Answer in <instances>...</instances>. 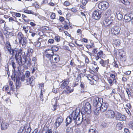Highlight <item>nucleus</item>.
<instances>
[{
  "mask_svg": "<svg viewBox=\"0 0 133 133\" xmlns=\"http://www.w3.org/2000/svg\"><path fill=\"white\" fill-rule=\"evenodd\" d=\"M17 37L19 40H21L25 37L24 36V35L21 32H19L17 35Z\"/></svg>",
  "mask_w": 133,
  "mask_h": 133,
  "instance_id": "28",
  "label": "nucleus"
},
{
  "mask_svg": "<svg viewBox=\"0 0 133 133\" xmlns=\"http://www.w3.org/2000/svg\"><path fill=\"white\" fill-rule=\"evenodd\" d=\"M63 118L61 117H60L57 118L56 120V121H58L59 122H60L62 123L63 121Z\"/></svg>",
  "mask_w": 133,
  "mask_h": 133,
  "instance_id": "34",
  "label": "nucleus"
},
{
  "mask_svg": "<svg viewBox=\"0 0 133 133\" xmlns=\"http://www.w3.org/2000/svg\"><path fill=\"white\" fill-rule=\"evenodd\" d=\"M7 124L4 122H2L1 124V129L5 130L7 129Z\"/></svg>",
  "mask_w": 133,
  "mask_h": 133,
  "instance_id": "24",
  "label": "nucleus"
},
{
  "mask_svg": "<svg viewBox=\"0 0 133 133\" xmlns=\"http://www.w3.org/2000/svg\"><path fill=\"white\" fill-rule=\"evenodd\" d=\"M69 83L68 81L64 80V82L61 84V88L62 89H64L65 87H66Z\"/></svg>",
  "mask_w": 133,
  "mask_h": 133,
  "instance_id": "23",
  "label": "nucleus"
},
{
  "mask_svg": "<svg viewBox=\"0 0 133 133\" xmlns=\"http://www.w3.org/2000/svg\"><path fill=\"white\" fill-rule=\"evenodd\" d=\"M131 71H128L125 72L124 73L125 75H130L131 73Z\"/></svg>",
  "mask_w": 133,
  "mask_h": 133,
  "instance_id": "61",
  "label": "nucleus"
},
{
  "mask_svg": "<svg viewBox=\"0 0 133 133\" xmlns=\"http://www.w3.org/2000/svg\"><path fill=\"white\" fill-rule=\"evenodd\" d=\"M113 65H114V66H115L116 68H117L118 67V65L116 63V62L115 61H114L113 63Z\"/></svg>",
  "mask_w": 133,
  "mask_h": 133,
  "instance_id": "56",
  "label": "nucleus"
},
{
  "mask_svg": "<svg viewBox=\"0 0 133 133\" xmlns=\"http://www.w3.org/2000/svg\"><path fill=\"white\" fill-rule=\"evenodd\" d=\"M24 12L25 13L28 14H34V12L31 10H26L24 11Z\"/></svg>",
  "mask_w": 133,
  "mask_h": 133,
  "instance_id": "37",
  "label": "nucleus"
},
{
  "mask_svg": "<svg viewBox=\"0 0 133 133\" xmlns=\"http://www.w3.org/2000/svg\"><path fill=\"white\" fill-rule=\"evenodd\" d=\"M82 3L84 5H85L87 3V1L86 0H82Z\"/></svg>",
  "mask_w": 133,
  "mask_h": 133,
  "instance_id": "59",
  "label": "nucleus"
},
{
  "mask_svg": "<svg viewBox=\"0 0 133 133\" xmlns=\"http://www.w3.org/2000/svg\"><path fill=\"white\" fill-rule=\"evenodd\" d=\"M41 44V43L40 42L37 41L35 43V45L36 47H39Z\"/></svg>",
  "mask_w": 133,
  "mask_h": 133,
  "instance_id": "36",
  "label": "nucleus"
},
{
  "mask_svg": "<svg viewBox=\"0 0 133 133\" xmlns=\"http://www.w3.org/2000/svg\"><path fill=\"white\" fill-rule=\"evenodd\" d=\"M108 81L110 85H112L113 83L112 80L111 79H109L108 80Z\"/></svg>",
  "mask_w": 133,
  "mask_h": 133,
  "instance_id": "63",
  "label": "nucleus"
},
{
  "mask_svg": "<svg viewBox=\"0 0 133 133\" xmlns=\"http://www.w3.org/2000/svg\"><path fill=\"white\" fill-rule=\"evenodd\" d=\"M81 78V76L79 75H78L77 77L75 79V81L76 82H78L79 81V80Z\"/></svg>",
  "mask_w": 133,
  "mask_h": 133,
  "instance_id": "50",
  "label": "nucleus"
},
{
  "mask_svg": "<svg viewBox=\"0 0 133 133\" xmlns=\"http://www.w3.org/2000/svg\"><path fill=\"white\" fill-rule=\"evenodd\" d=\"M53 59L55 62L57 63L59 61L60 57L58 55H54L50 59L51 60L52 59L53 61Z\"/></svg>",
  "mask_w": 133,
  "mask_h": 133,
  "instance_id": "18",
  "label": "nucleus"
},
{
  "mask_svg": "<svg viewBox=\"0 0 133 133\" xmlns=\"http://www.w3.org/2000/svg\"><path fill=\"white\" fill-rule=\"evenodd\" d=\"M122 3L125 5H128L130 4V3L127 0H123V2Z\"/></svg>",
  "mask_w": 133,
  "mask_h": 133,
  "instance_id": "44",
  "label": "nucleus"
},
{
  "mask_svg": "<svg viewBox=\"0 0 133 133\" xmlns=\"http://www.w3.org/2000/svg\"><path fill=\"white\" fill-rule=\"evenodd\" d=\"M73 132V130L72 128L68 127L66 130V133H72Z\"/></svg>",
  "mask_w": 133,
  "mask_h": 133,
  "instance_id": "30",
  "label": "nucleus"
},
{
  "mask_svg": "<svg viewBox=\"0 0 133 133\" xmlns=\"http://www.w3.org/2000/svg\"><path fill=\"white\" fill-rule=\"evenodd\" d=\"M79 114V112H78L77 111H76L75 112H73V119L75 120V122L78 125H80L82 122H83V123H84L87 122V121L86 119H84V120H83V118H81L80 119V117L78 116Z\"/></svg>",
  "mask_w": 133,
  "mask_h": 133,
  "instance_id": "2",
  "label": "nucleus"
},
{
  "mask_svg": "<svg viewBox=\"0 0 133 133\" xmlns=\"http://www.w3.org/2000/svg\"><path fill=\"white\" fill-rule=\"evenodd\" d=\"M54 42V40L52 39H50L48 41V43L50 44H53Z\"/></svg>",
  "mask_w": 133,
  "mask_h": 133,
  "instance_id": "54",
  "label": "nucleus"
},
{
  "mask_svg": "<svg viewBox=\"0 0 133 133\" xmlns=\"http://www.w3.org/2000/svg\"><path fill=\"white\" fill-rule=\"evenodd\" d=\"M39 87H40L41 89V91H42V88H43L44 87V84L43 83H42L39 84Z\"/></svg>",
  "mask_w": 133,
  "mask_h": 133,
  "instance_id": "55",
  "label": "nucleus"
},
{
  "mask_svg": "<svg viewBox=\"0 0 133 133\" xmlns=\"http://www.w3.org/2000/svg\"><path fill=\"white\" fill-rule=\"evenodd\" d=\"M60 37L59 36H56L55 37V39L57 42H59L60 41Z\"/></svg>",
  "mask_w": 133,
  "mask_h": 133,
  "instance_id": "47",
  "label": "nucleus"
},
{
  "mask_svg": "<svg viewBox=\"0 0 133 133\" xmlns=\"http://www.w3.org/2000/svg\"><path fill=\"white\" fill-rule=\"evenodd\" d=\"M94 46V44L91 43L90 44L87 45V47L88 49L91 48Z\"/></svg>",
  "mask_w": 133,
  "mask_h": 133,
  "instance_id": "42",
  "label": "nucleus"
},
{
  "mask_svg": "<svg viewBox=\"0 0 133 133\" xmlns=\"http://www.w3.org/2000/svg\"><path fill=\"white\" fill-rule=\"evenodd\" d=\"M111 11L110 10L108 9L105 12V14L104 15L107 17H108L110 16L111 15Z\"/></svg>",
  "mask_w": 133,
  "mask_h": 133,
  "instance_id": "26",
  "label": "nucleus"
},
{
  "mask_svg": "<svg viewBox=\"0 0 133 133\" xmlns=\"http://www.w3.org/2000/svg\"><path fill=\"white\" fill-rule=\"evenodd\" d=\"M64 4L66 6H68L70 5V3L68 1H66L64 2Z\"/></svg>",
  "mask_w": 133,
  "mask_h": 133,
  "instance_id": "58",
  "label": "nucleus"
},
{
  "mask_svg": "<svg viewBox=\"0 0 133 133\" xmlns=\"http://www.w3.org/2000/svg\"><path fill=\"white\" fill-rule=\"evenodd\" d=\"M14 78H17V79L20 80L23 82L25 80V75H23V72H21L20 71H18L16 74L14 75Z\"/></svg>",
  "mask_w": 133,
  "mask_h": 133,
  "instance_id": "6",
  "label": "nucleus"
},
{
  "mask_svg": "<svg viewBox=\"0 0 133 133\" xmlns=\"http://www.w3.org/2000/svg\"><path fill=\"white\" fill-rule=\"evenodd\" d=\"M120 59L121 61L123 62H125L126 60V58L125 57V56H123L122 55H120Z\"/></svg>",
  "mask_w": 133,
  "mask_h": 133,
  "instance_id": "35",
  "label": "nucleus"
},
{
  "mask_svg": "<svg viewBox=\"0 0 133 133\" xmlns=\"http://www.w3.org/2000/svg\"><path fill=\"white\" fill-rule=\"evenodd\" d=\"M51 18L52 19H54L55 17V13H52L50 16Z\"/></svg>",
  "mask_w": 133,
  "mask_h": 133,
  "instance_id": "49",
  "label": "nucleus"
},
{
  "mask_svg": "<svg viewBox=\"0 0 133 133\" xmlns=\"http://www.w3.org/2000/svg\"><path fill=\"white\" fill-rule=\"evenodd\" d=\"M61 123L60 122H59L58 121H56V122H55V125L56 126V127L57 128L61 124Z\"/></svg>",
  "mask_w": 133,
  "mask_h": 133,
  "instance_id": "43",
  "label": "nucleus"
},
{
  "mask_svg": "<svg viewBox=\"0 0 133 133\" xmlns=\"http://www.w3.org/2000/svg\"><path fill=\"white\" fill-rule=\"evenodd\" d=\"M9 86L11 90L13 91L14 89V86L13 85V83L12 81H10L9 82Z\"/></svg>",
  "mask_w": 133,
  "mask_h": 133,
  "instance_id": "31",
  "label": "nucleus"
},
{
  "mask_svg": "<svg viewBox=\"0 0 133 133\" xmlns=\"http://www.w3.org/2000/svg\"><path fill=\"white\" fill-rule=\"evenodd\" d=\"M29 32L31 33V35L33 37H34L35 35H36V33L32 32L30 30Z\"/></svg>",
  "mask_w": 133,
  "mask_h": 133,
  "instance_id": "52",
  "label": "nucleus"
},
{
  "mask_svg": "<svg viewBox=\"0 0 133 133\" xmlns=\"http://www.w3.org/2000/svg\"><path fill=\"white\" fill-rule=\"evenodd\" d=\"M80 87L81 88L84 89L86 88L85 85L84 83L82 82H81Z\"/></svg>",
  "mask_w": 133,
  "mask_h": 133,
  "instance_id": "40",
  "label": "nucleus"
},
{
  "mask_svg": "<svg viewBox=\"0 0 133 133\" xmlns=\"http://www.w3.org/2000/svg\"><path fill=\"white\" fill-rule=\"evenodd\" d=\"M30 74V73L29 71H26L25 72L26 78H29Z\"/></svg>",
  "mask_w": 133,
  "mask_h": 133,
  "instance_id": "48",
  "label": "nucleus"
},
{
  "mask_svg": "<svg viewBox=\"0 0 133 133\" xmlns=\"http://www.w3.org/2000/svg\"><path fill=\"white\" fill-rule=\"evenodd\" d=\"M122 125L120 123H118L116 125V128L118 130H121L122 128Z\"/></svg>",
  "mask_w": 133,
  "mask_h": 133,
  "instance_id": "32",
  "label": "nucleus"
},
{
  "mask_svg": "<svg viewBox=\"0 0 133 133\" xmlns=\"http://www.w3.org/2000/svg\"><path fill=\"white\" fill-rule=\"evenodd\" d=\"M12 56L15 55V58L19 66L22 65L25 68H28L31 64V60L29 58H27L25 56V53L23 51L22 49L15 48L12 50Z\"/></svg>",
  "mask_w": 133,
  "mask_h": 133,
  "instance_id": "1",
  "label": "nucleus"
},
{
  "mask_svg": "<svg viewBox=\"0 0 133 133\" xmlns=\"http://www.w3.org/2000/svg\"><path fill=\"white\" fill-rule=\"evenodd\" d=\"M124 117L123 115H122L121 114L117 112L116 114V119L117 120H124Z\"/></svg>",
  "mask_w": 133,
  "mask_h": 133,
  "instance_id": "21",
  "label": "nucleus"
},
{
  "mask_svg": "<svg viewBox=\"0 0 133 133\" xmlns=\"http://www.w3.org/2000/svg\"><path fill=\"white\" fill-rule=\"evenodd\" d=\"M15 15L17 17H19L21 16V14L19 13H16Z\"/></svg>",
  "mask_w": 133,
  "mask_h": 133,
  "instance_id": "64",
  "label": "nucleus"
},
{
  "mask_svg": "<svg viewBox=\"0 0 133 133\" xmlns=\"http://www.w3.org/2000/svg\"><path fill=\"white\" fill-rule=\"evenodd\" d=\"M85 62L86 63H89V60L88 58L87 57V56H85Z\"/></svg>",
  "mask_w": 133,
  "mask_h": 133,
  "instance_id": "62",
  "label": "nucleus"
},
{
  "mask_svg": "<svg viewBox=\"0 0 133 133\" xmlns=\"http://www.w3.org/2000/svg\"><path fill=\"white\" fill-rule=\"evenodd\" d=\"M32 61L33 62V63H34V64H35V63L37 61V59L36 58V57H33L32 59Z\"/></svg>",
  "mask_w": 133,
  "mask_h": 133,
  "instance_id": "60",
  "label": "nucleus"
},
{
  "mask_svg": "<svg viewBox=\"0 0 133 133\" xmlns=\"http://www.w3.org/2000/svg\"><path fill=\"white\" fill-rule=\"evenodd\" d=\"M126 92L128 95L129 97H130L131 96V93L130 92L129 89L128 88H126Z\"/></svg>",
  "mask_w": 133,
  "mask_h": 133,
  "instance_id": "33",
  "label": "nucleus"
},
{
  "mask_svg": "<svg viewBox=\"0 0 133 133\" xmlns=\"http://www.w3.org/2000/svg\"><path fill=\"white\" fill-rule=\"evenodd\" d=\"M73 116V112L71 114L70 116L68 117L66 119V126L70 123L72 121V117Z\"/></svg>",
  "mask_w": 133,
  "mask_h": 133,
  "instance_id": "20",
  "label": "nucleus"
},
{
  "mask_svg": "<svg viewBox=\"0 0 133 133\" xmlns=\"http://www.w3.org/2000/svg\"><path fill=\"white\" fill-rule=\"evenodd\" d=\"M112 21L109 20V18L105 19L103 21V25L105 27H111V25L113 24Z\"/></svg>",
  "mask_w": 133,
  "mask_h": 133,
  "instance_id": "12",
  "label": "nucleus"
},
{
  "mask_svg": "<svg viewBox=\"0 0 133 133\" xmlns=\"http://www.w3.org/2000/svg\"><path fill=\"white\" fill-rule=\"evenodd\" d=\"M82 110L83 112H87V113L90 112L91 109L90 103L88 102L86 103L84 107L82 108Z\"/></svg>",
  "mask_w": 133,
  "mask_h": 133,
  "instance_id": "8",
  "label": "nucleus"
},
{
  "mask_svg": "<svg viewBox=\"0 0 133 133\" xmlns=\"http://www.w3.org/2000/svg\"><path fill=\"white\" fill-rule=\"evenodd\" d=\"M89 133H98V132L95 128L91 127L89 130Z\"/></svg>",
  "mask_w": 133,
  "mask_h": 133,
  "instance_id": "25",
  "label": "nucleus"
},
{
  "mask_svg": "<svg viewBox=\"0 0 133 133\" xmlns=\"http://www.w3.org/2000/svg\"><path fill=\"white\" fill-rule=\"evenodd\" d=\"M106 117L107 118H113L115 116V114L113 111L111 110H107L105 113Z\"/></svg>",
  "mask_w": 133,
  "mask_h": 133,
  "instance_id": "10",
  "label": "nucleus"
},
{
  "mask_svg": "<svg viewBox=\"0 0 133 133\" xmlns=\"http://www.w3.org/2000/svg\"><path fill=\"white\" fill-rule=\"evenodd\" d=\"M19 42L20 45H22L23 47H25L27 43V39L26 37H25L21 40H19Z\"/></svg>",
  "mask_w": 133,
  "mask_h": 133,
  "instance_id": "16",
  "label": "nucleus"
},
{
  "mask_svg": "<svg viewBox=\"0 0 133 133\" xmlns=\"http://www.w3.org/2000/svg\"><path fill=\"white\" fill-rule=\"evenodd\" d=\"M101 16V12L98 10L94 11L93 13L92 17L94 19L98 20L100 19Z\"/></svg>",
  "mask_w": 133,
  "mask_h": 133,
  "instance_id": "7",
  "label": "nucleus"
},
{
  "mask_svg": "<svg viewBox=\"0 0 133 133\" xmlns=\"http://www.w3.org/2000/svg\"><path fill=\"white\" fill-rule=\"evenodd\" d=\"M117 18L119 20H121L123 18V16L120 13H116Z\"/></svg>",
  "mask_w": 133,
  "mask_h": 133,
  "instance_id": "29",
  "label": "nucleus"
},
{
  "mask_svg": "<svg viewBox=\"0 0 133 133\" xmlns=\"http://www.w3.org/2000/svg\"><path fill=\"white\" fill-rule=\"evenodd\" d=\"M66 88L67 90V91L69 93H71V92H73V89H71V90H70V88L68 86H67L66 87Z\"/></svg>",
  "mask_w": 133,
  "mask_h": 133,
  "instance_id": "38",
  "label": "nucleus"
},
{
  "mask_svg": "<svg viewBox=\"0 0 133 133\" xmlns=\"http://www.w3.org/2000/svg\"><path fill=\"white\" fill-rule=\"evenodd\" d=\"M94 105L96 107L95 112L97 111L98 109L100 107L103 103V99L97 97L94 99Z\"/></svg>",
  "mask_w": 133,
  "mask_h": 133,
  "instance_id": "3",
  "label": "nucleus"
},
{
  "mask_svg": "<svg viewBox=\"0 0 133 133\" xmlns=\"http://www.w3.org/2000/svg\"><path fill=\"white\" fill-rule=\"evenodd\" d=\"M6 46L5 47H4V48H7L8 49V51L10 52V54H12V50H14V49H11V45L9 43V42L7 41L6 44Z\"/></svg>",
  "mask_w": 133,
  "mask_h": 133,
  "instance_id": "19",
  "label": "nucleus"
},
{
  "mask_svg": "<svg viewBox=\"0 0 133 133\" xmlns=\"http://www.w3.org/2000/svg\"><path fill=\"white\" fill-rule=\"evenodd\" d=\"M46 56L48 58H50V59L54 55V52L53 49H48L45 52Z\"/></svg>",
  "mask_w": 133,
  "mask_h": 133,
  "instance_id": "14",
  "label": "nucleus"
},
{
  "mask_svg": "<svg viewBox=\"0 0 133 133\" xmlns=\"http://www.w3.org/2000/svg\"><path fill=\"white\" fill-rule=\"evenodd\" d=\"M122 3L125 5H128L130 4V3L127 0H123V2Z\"/></svg>",
  "mask_w": 133,
  "mask_h": 133,
  "instance_id": "45",
  "label": "nucleus"
},
{
  "mask_svg": "<svg viewBox=\"0 0 133 133\" xmlns=\"http://www.w3.org/2000/svg\"><path fill=\"white\" fill-rule=\"evenodd\" d=\"M124 131L125 133H130V132L129 130L127 128H125Z\"/></svg>",
  "mask_w": 133,
  "mask_h": 133,
  "instance_id": "57",
  "label": "nucleus"
},
{
  "mask_svg": "<svg viewBox=\"0 0 133 133\" xmlns=\"http://www.w3.org/2000/svg\"><path fill=\"white\" fill-rule=\"evenodd\" d=\"M109 60L108 59L104 61L103 59H100L99 63L101 66L103 67H106V65H108L109 63Z\"/></svg>",
  "mask_w": 133,
  "mask_h": 133,
  "instance_id": "15",
  "label": "nucleus"
},
{
  "mask_svg": "<svg viewBox=\"0 0 133 133\" xmlns=\"http://www.w3.org/2000/svg\"><path fill=\"white\" fill-rule=\"evenodd\" d=\"M109 4L108 2L105 1L100 2L98 4L99 8L103 10H105L109 7Z\"/></svg>",
  "mask_w": 133,
  "mask_h": 133,
  "instance_id": "5",
  "label": "nucleus"
},
{
  "mask_svg": "<svg viewBox=\"0 0 133 133\" xmlns=\"http://www.w3.org/2000/svg\"><path fill=\"white\" fill-rule=\"evenodd\" d=\"M11 64L13 69H15L16 67V64L13 61V60L11 61Z\"/></svg>",
  "mask_w": 133,
  "mask_h": 133,
  "instance_id": "51",
  "label": "nucleus"
},
{
  "mask_svg": "<svg viewBox=\"0 0 133 133\" xmlns=\"http://www.w3.org/2000/svg\"><path fill=\"white\" fill-rule=\"evenodd\" d=\"M40 98L41 99V101H43V95L42 92V91H41V93L40 94Z\"/></svg>",
  "mask_w": 133,
  "mask_h": 133,
  "instance_id": "53",
  "label": "nucleus"
},
{
  "mask_svg": "<svg viewBox=\"0 0 133 133\" xmlns=\"http://www.w3.org/2000/svg\"><path fill=\"white\" fill-rule=\"evenodd\" d=\"M51 49H53V50H54L55 51H57L58 50L59 48L56 46H54L52 47Z\"/></svg>",
  "mask_w": 133,
  "mask_h": 133,
  "instance_id": "41",
  "label": "nucleus"
},
{
  "mask_svg": "<svg viewBox=\"0 0 133 133\" xmlns=\"http://www.w3.org/2000/svg\"><path fill=\"white\" fill-rule=\"evenodd\" d=\"M122 3L125 5H128L130 4V3L127 0H123V2Z\"/></svg>",
  "mask_w": 133,
  "mask_h": 133,
  "instance_id": "46",
  "label": "nucleus"
},
{
  "mask_svg": "<svg viewBox=\"0 0 133 133\" xmlns=\"http://www.w3.org/2000/svg\"><path fill=\"white\" fill-rule=\"evenodd\" d=\"M52 133V130L51 129L48 128H44L43 130V133Z\"/></svg>",
  "mask_w": 133,
  "mask_h": 133,
  "instance_id": "27",
  "label": "nucleus"
},
{
  "mask_svg": "<svg viewBox=\"0 0 133 133\" xmlns=\"http://www.w3.org/2000/svg\"><path fill=\"white\" fill-rule=\"evenodd\" d=\"M34 50L33 49H31V48H29L28 51L27 52V57H28V53H29V52H30L31 53H32L33 52Z\"/></svg>",
  "mask_w": 133,
  "mask_h": 133,
  "instance_id": "39",
  "label": "nucleus"
},
{
  "mask_svg": "<svg viewBox=\"0 0 133 133\" xmlns=\"http://www.w3.org/2000/svg\"><path fill=\"white\" fill-rule=\"evenodd\" d=\"M104 56V55L103 54V51H101L97 54L96 56H95L96 60L97 61L99 58L102 59Z\"/></svg>",
  "mask_w": 133,
  "mask_h": 133,
  "instance_id": "17",
  "label": "nucleus"
},
{
  "mask_svg": "<svg viewBox=\"0 0 133 133\" xmlns=\"http://www.w3.org/2000/svg\"><path fill=\"white\" fill-rule=\"evenodd\" d=\"M35 78L33 76H31L30 78H26V84L27 85L30 84L31 86H33L35 84L34 80Z\"/></svg>",
  "mask_w": 133,
  "mask_h": 133,
  "instance_id": "11",
  "label": "nucleus"
},
{
  "mask_svg": "<svg viewBox=\"0 0 133 133\" xmlns=\"http://www.w3.org/2000/svg\"><path fill=\"white\" fill-rule=\"evenodd\" d=\"M121 30L120 27L117 26H114L111 29V32L114 35H116L119 34Z\"/></svg>",
  "mask_w": 133,
  "mask_h": 133,
  "instance_id": "13",
  "label": "nucleus"
},
{
  "mask_svg": "<svg viewBox=\"0 0 133 133\" xmlns=\"http://www.w3.org/2000/svg\"><path fill=\"white\" fill-rule=\"evenodd\" d=\"M124 19L126 22H128L132 21L133 19V14L131 12L126 14L124 16Z\"/></svg>",
  "mask_w": 133,
  "mask_h": 133,
  "instance_id": "9",
  "label": "nucleus"
},
{
  "mask_svg": "<svg viewBox=\"0 0 133 133\" xmlns=\"http://www.w3.org/2000/svg\"><path fill=\"white\" fill-rule=\"evenodd\" d=\"M109 104L107 103H103L99 108L98 109L97 111H96L98 113L99 112V111L101 112H103L105 111L108 108Z\"/></svg>",
  "mask_w": 133,
  "mask_h": 133,
  "instance_id": "4",
  "label": "nucleus"
},
{
  "mask_svg": "<svg viewBox=\"0 0 133 133\" xmlns=\"http://www.w3.org/2000/svg\"><path fill=\"white\" fill-rule=\"evenodd\" d=\"M14 80H16V86L17 89H18L21 86V83L20 80L17 79V78H14ZM18 79H19L18 78Z\"/></svg>",
  "mask_w": 133,
  "mask_h": 133,
  "instance_id": "22",
  "label": "nucleus"
}]
</instances>
